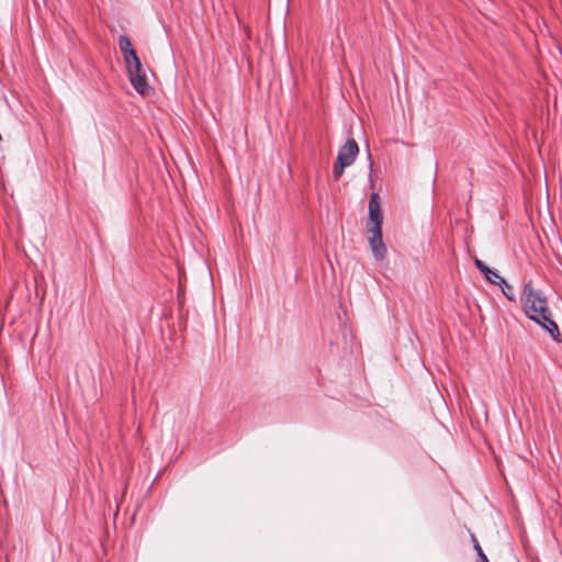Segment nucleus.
<instances>
[{"label":"nucleus","mask_w":562,"mask_h":562,"mask_svg":"<svg viewBox=\"0 0 562 562\" xmlns=\"http://www.w3.org/2000/svg\"><path fill=\"white\" fill-rule=\"evenodd\" d=\"M522 308L526 316L547 330L550 337L559 342L560 341V329L555 321L552 318V313L548 306V300L546 295L540 291L536 290L532 285V281L525 283L522 288Z\"/></svg>","instance_id":"1"},{"label":"nucleus","mask_w":562,"mask_h":562,"mask_svg":"<svg viewBox=\"0 0 562 562\" xmlns=\"http://www.w3.org/2000/svg\"><path fill=\"white\" fill-rule=\"evenodd\" d=\"M128 79L133 88L139 94H146L149 90V86L146 78V71L143 68L139 57H136L130 63H125Z\"/></svg>","instance_id":"2"},{"label":"nucleus","mask_w":562,"mask_h":562,"mask_svg":"<svg viewBox=\"0 0 562 562\" xmlns=\"http://www.w3.org/2000/svg\"><path fill=\"white\" fill-rule=\"evenodd\" d=\"M383 214L378 193H371L369 200L368 229H382Z\"/></svg>","instance_id":"3"},{"label":"nucleus","mask_w":562,"mask_h":562,"mask_svg":"<svg viewBox=\"0 0 562 562\" xmlns=\"http://www.w3.org/2000/svg\"><path fill=\"white\" fill-rule=\"evenodd\" d=\"M368 243L372 255L376 260H383L386 257L387 249L382 238V229H368Z\"/></svg>","instance_id":"4"},{"label":"nucleus","mask_w":562,"mask_h":562,"mask_svg":"<svg viewBox=\"0 0 562 562\" xmlns=\"http://www.w3.org/2000/svg\"><path fill=\"white\" fill-rule=\"evenodd\" d=\"M359 154V146L353 138H349L345 145H342L337 155V162H344L351 166Z\"/></svg>","instance_id":"5"},{"label":"nucleus","mask_w":562,"mask_h":562,"mask_svg":"<svg viewBox=\"0 0 562 562\" xmlns=\"http://www.w3.org/2000/svg\"><path fill=\"white\" fill-rule=\"evenodd\" d=\"M119 47L123 55L124 63H130V60L138 57L135 48L132 45L130 37L125 34H121L119 36Z\"/></svg>","instance_id":"6"},{"label":"nucleus","mask_w":562,"mask_h":562,"mask_svg":"<svg viewBox=\"0 0 562 562\" xmlns=\"http://www.w3.org/2000/svg\"><path fill=\"white\" fill-rule=\"evenodd\" d=\"M471 540L473 542V548L477 554V562H490L486 554L483 552L482 547L480 546L476 537L473 533L471 535Z\"/></svg>","instance_id":"7"},{"label":"nucleus","mask_w":562,"mask_h":562,"mask_svg":"<svg viewBox=\"0 0 562 562\" xmlns=\"http://www.w3.org/2000/svg\"><path fill=\"white\" fill-rule=\"evenodd\" d=\"M349 167L348 165L344 162H335L334 169H333V178L335 181H337L344 173L345 168Z\"/></svg>","instance_id":"8"},{"label":"nucleus","mask_w":562,"mask_h":562,"mask_svg":"<svg viewBox=\"0 0 562 562\" xmlns=\"http://www.w3.org/2000/svg\"><path fill=\"white\" fill-rule=\"evenodd\" d=\"M502 289L503 294L507 297L509 301H515V292L512 285H509L506 281L502 285H499Z\"/></svg>","instance_id":"9"},{"label":"nucleus","mask_w":562,"mask_h":562,"mask_svg":"<svg viewBox=\"0 0 562 562\" xmlns=\"http://www.w3.org/2000/svg\"><path fill=\"white\" fill-rule=\"evenodd\" d=\"M486 280L493 284L502 285L505 283V279L502 278L496 271L492 270V273L487 274Z\"/></svg>","instance_id":"10"},{"label":"nucleus","mask_w":562,"mask_h":562,"mask_svg":"<svg viewBox=\"0 0 562 562\" xmlns=\"http://www.w3.org/2000/svg\"><path fill=\"white\" fill-rule=\"evenodd\" d=\"M476 268L486 277L492 273V269H490L482 260L475 259L474 261Z\"/></svg>","instance_id":"11"}]
</instances>
